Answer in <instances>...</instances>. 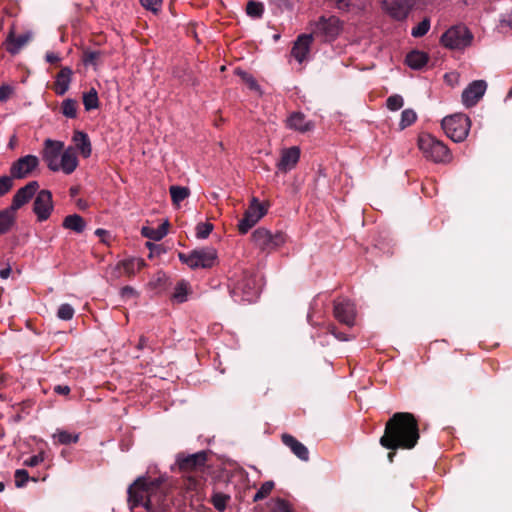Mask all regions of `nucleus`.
Segmentation results:
<instances>
[{
  "mask_svg": "<svg viewBox=\"0 0 512 512\" xmlns=\"http://www.w3.org/2000/svg\"><path fill=\"white\" fill-rule=\"evenodd\" d=\"M166 478H151L148 475L138 477L128 488V505L131 510L143 506L147 512L163 511L168 508L165 487Z\"/></svg>",
  "mask_w": 512,
  "mask_h": 512,
  "instance_id": "obj_1",
  "label": "nucleus"
},
{
  "mask_svg": "<svg viewBox=\"0 0 512 512\" xmlns=\"http://www.w3.org/2000/svg\"><path fill=\"white\" fill-rule=\"evenodd\" d=\"M420 439L418 420L409 412H396L385 423L379 443L385 449H413Z\"/></svg>",
  "mask_w": 512,
  "mask_h": 512,
  "instance_id": "obj_2",
  "label": "nucleus"
},
{
  "mask_svg": "<svg viewBox=\"0 0 512 512\" xmlns=\"http://www.w3.org/2000/svg\"><path fill=\"white\" fill-rule=\"evenodd\" d=\"M210 452L206 450L194 454L180 452L176 455L175 465L180 473L186 475L184 482L188 491H196L201 485L199 477L207 469V462Z\"/></svg>",
  "mask_w": 512,
  "mask_h": 512,
  "instance_id": "obj_3",
  "label": "nucleus"
},
{
  "mask_svg": "<svg viewBox=\"0 0 512 512\" xmlns=\"http://www.w3.org/2000/svg\"><path fill=\"white\" fill-rule=\"evenodd\" d=\"M418 147L426 159L435 163H445L451 159L448 147L431 134L419 135Z\"/></svg>",
  "mask_w": 512,
  "mask_h": 512,
  "instance_id": "obj_4",
  "label": "nucleus"
},
{
  "mask_svg": "<svg viewBox=\"0 0 512 512\" xmlns=\"http://www.w3.org/2000/svg\"><path fill=\"white\" fill-rule=\"evenodd\" d=\"M343 30V22L336 16H320L311 23V35L322 42L334 41Z\"/></svg>",
  "mask_w": 512,
  "mask_h": 512,
  "instance_id": "obj_5",
  "label": "nucleus"
},
{
  "mask_svg": "<svg viewBox=\"0 0 512 512\" xmlns=\"http://www.w3.org/2000/svg\"><path fill=\"white\" fill-rule=\"evenodd\" d=\"M442 129L447 137L454 142H462L468 136L471 121L470 118L463 113H456L446 116L441 122Z\"/></svg>",
  "mask_w": 512,
  "mask_h": 512,
  "instance_id": "obj_6",
  "label": "nucleus"
},
{
  "mask_svg": "<svg viewBox=\"0 0 512 512\" xmlns=\"http://www.w3.org/2000/svg\"><path fill=\"white\" fill-rule=\"evenodd\" d=\"M254 244L263 252H272L285 244L287 236L282 231L271 233L266 228L260 227L252 233Z\"/></svg>",
  "mask_w": 512,
  "mask_h": 512,
  "instance_id": "obj_7",
  "label": "nucleus"
},
{
  "mask_svg": "<svg viewBox=\"0 0 512 512\" xmlns=\"http://www.w3.org/2000/svg\"><path fill=\"white\" fill-rule=\"evenodd\" d=\"M472 40L473 34L464 25L453 26L441 36V43L452 50H463L470 46Z\"/></svg>",
  "mask_w": 512,
  "mask_h": 512,
  "instance_id": "obj_8",
  "label": "nucleus"
},
{
  "mask_svg": "<svg viewBox=\"0 0 512 512\" xmlns=\"http://www.w3.org/2000/svg\"><path fill=\"white\" fill-rule=\"evenodd\" d=\"M266 213V207L256 197H253L243 218L239 221V232L246 234Z\"/></svg>",
  "mask_w": 512,
  "mask_h": 512,
  "instance_id": "obj_9",
  "label": "nucleus"
},
{
  "mask_svg": "<svg viewBox=\"0 0 512 512\" xmlns=\"http://www.w3.org/2000/svg\"><path fill=\"white\" fill-rule=\"evenodd\" d=\"M39 159L34 155H26L14 161L10 167V175L14 179L29 177L38 167Z\"/></svg>",
  "mask_w": 512,
  "mask_h": 512,
  "instance_id": "obj_10",
  "label": "nucleus"
},
{
  "mask_svg": "<svg viewBox=\"0 0 512 512\" xmlns=\"http://www.w3.org/2000/svg\"><path fill=\"white\" fill-rule=\"evenodd\" d=\"M53 211L52 193L49 190H40L33 203V212L36 214L38 221L47 220Z\"/></svg>",
  "mask_w": 512,
  "mask_h": 512,
  "instance_id": "obj_11",
  "label": "nucleus"
},
{
  "mask_svg": "<svg viewBox=\"0 0 512 512\" xmlns=\"http://www.w3.org/2000/svg\"><path fill=\"white\" fill-rule=\"evenodd\" d=\"M487 89V83L484 80L472 81L462 92V103L465 107L475 106L484 96Z\"/></svg>",
  "mask_w": 512,
  "mask_h": 512,
  "instance_id": "obj_12",
  "label": "nucleus"
},
{
  "mask_svg": "<svg viewBox=\"0 0 512 512\" xmlns=\"http://www.w3.org/2000/svg\"><path fill=\"white\" fill-rule=\"evenodd\" d=\"M64 151V144L61 141L51 139L45 140V147L43 150V160L46 162L48 168L52 171H58V163L60 162L61 155Z\"/></svg>",
  "mask_w": 512,
  "mask_h": 512,
  "instance_id": "obj_13",
  "label": "nucleus"
},
{
  "mask_svg": "<svg viewBox=\"0 0 512 512\" xmlns=\"http://www.w3.org/2000/svg\"><path fill=\"white\" fill-rule=\"evenodd\" d=\"M383 7L393 19L402 21L408 17L410 11L413 9L414 1L413 0L384 1Z\"/></svg>",
  "mask_w": 512,
  "mask_h": 512,
  "instance_id": "obj_14",
  "label": "nucleus"
},
{
  "mask_svg": "<svg viewBox=\"0 0 512 512\" xmlns=\"http://www.w3.org/2000/svg\"><path fill=\"white\" fill-rule=\"evenodd\" d=\"M39 189L37 181H30L21 187L13 196L12 203L9 206L11 211L17 212L23 205L28 203Z\"/></svg>",
  "mask_w": 512,
  "mask_h": 512,
  "instance_id": "obj_15",
  "label": "nucleus"
},
{
  "mask_svg": "<svg viewBox=\"0 0 512 512\" xmlns=\"http://www.w3.org/2000/svg\"><path fill=\"white\" fill-rule=\"evenodd\" d=\"M217 260V252L212 247H204L193 250V262H196L197 268H211Z\"/></svg>",
  "mask_w": 512,
  "mask_h": 512,
  "instance_id": "obj_16",
  "label": "nucleus"
},
{
  "mask_svg": "<svg viewBox=\"0 0 512 512\" xmlns=\"http://www.w3.org/2000/svg\"><path fill=\"white\" fill-rule=\"evenodd\" d=\"M334 316L339 322L349 327L353 326L355 320L354 305L349 301L335 302Z\"/></svg>",
  "mask_w": 512,
  "mask_h": 512,
  "instance_id": "obj_17",
  "label": "nucleus"
},
{
  "mask_svg": "<svg viewBox=\"0 0 512 512\" xmlns=\"http://www.w3.org/2000/svg\"><path fill=\"white\" fill-rule=\"evenodd\" d=\"M299 158L300 149L297 146L284 149L281 153V158L277 163L278 170L284 173L292 170L298 163Z\"/></svg>",
  "mask_w": 512,
  "mask_h": 512,
  "instance_id": "obj_18",
  "label": "nucleus"
},
{
  "mask_svg": "<svg viewBox=\"0 0 512 512\" xmlns=\"http://www.w3.org/2000/svg\"><path fill=\"white\" fill-rule=\"evenodd\" d=\"M313 39V35L311 34H301L297 37L292 47L291 54L298 62L301 63L306 59Z\"/></svg>",
  "mask_w": 512,
  "mask_h": 512,
  "instance_id": "obj_19",
  "label": "nucleus"
},
{
  "mask_svg": "<svg viewBox=\"0 0 512 512\" xmlns=\"http://www.w3.org/2000/svg\"><path fill=\"white\" fill-rule=\"evenodd\" d=\"M72 75L73 71L70 67L66 66L60 69V71L56 75V80L52 87V89L57 95L62 96L68 91L70 83L72 81Z\"/></svg>",
  "mask_w": 512,
  "mask_h": 512,
  "instance_id": "obj_20",
  "label": "nucleus"
},
{
  "mask_svg": "<svg viewBox=\"0 0 512 512\" xmlns=\"http://www.w3.org/2000/svg\"><path fill=\"white\" fill-rule=\"evenodd\" d=\"M283 444L290 448V450L302 461L309 460V451L307 447L299 442L295 437L290 434L284 433L281 436Z\"/></svg>",
  "mask_w": 512,
  "mask_h": 512,
  "instance_id": "obj_21",
  "label": "nucleus"
},
{
  "mask_svg": "<svg viewBox=\"0 0 512 512\" xmlns=\"http://www.w3.org/2000/svg\"><path fill=\"white\" fill-rule=\"evenodd\" d=\"M78 166V158L72 147L67 148L61 155L58 163V171L62 170L65 174H71Z\"/></svg>",
  "mask_w": 512,
  "mask_h": 512,
  "instance_id": "obj_22",
  "label": "nucleus"
},
{
  "mask_svg": "<svg viewBox=\"0 0 512 512\" xmlns=\"http://www.w3.org/2000/svg\"><path fill=\"white\" fill-rule=\"evenodd\" d=\"M287 126L290 129L305 133L314 128V123L312 121H306L303 113L293 112L287 119Z\"/></svg>",
  "mask_w": 512,
  "mask_h": 512,
  "instance_id": "obj_23",
  "label": "nucleus"
},
{
  "mask_svg": "<svg viewBox=\"0 0 512 512\" xmlns=\"http://www.w3.org/2000/svg\"><path fill=\"white\" fill-rule=\"evenodd\" d=\"M72 139L80 154L84 158H88L92 153L91 141L88 134L83 131H75Z\"/></svg>",
  "mask_w": 512,
  "mask_h": 512,
  "instance_id": "obj_24",
  "label": "nucleus"
},
{
  "mask_svg": "<svg viewBox=\"0 0 512 512\" xmlns=\"http://www.w3.org/2000/svg\"><path fill=\"white\" fill-rule=\"evenodd\" d=\"M429 60L427 53L419 50H412L406 55V64L415 70L423 68Z\"/></svg>",
  "mask_w": 512,
  "mask_h": 512,
  "instance_id": "obj_25",
  "label": "nucleus"
},
{
  "mask_svg": "<svg viewBox=\"0 0 512 512\" xmlns=\"http://www.w3.org/2000/svg\"><path fill=\"white\" fill-rule=\"evenodd\" d=\"M170 224L168 221H165L161 225H159L157 228L153 227H142L141 234L142 236L154 240V241H160L162 240L168 233V228Z\"/></svg>",
  "mask_w": 512,
  "mask_h": 512,
  "instance_id": "obj_26",
  "label": "nucleus"
},
{
  "mask_svg": "<svg viewBox=\"0 0 512 512\" xmlns=\"http://www.w3.org/2000/svg\"><path fill=\"white\" fill-rule=\"evenodd\" d=\"M79 433H71L67 430L57 429L52 435V439L55 445H70L79 441Z\"/></svg>",
  "mask_w": 512,
  "mask_h": 512,
  "instance_id": "obj_27",
  "label": "nucleus"
},
{
  "mask_svg": "<svg viewBox=\"0 0 512 512\" xmlns=\"http://www.w3.org/2000/svg\"><path fill=\"white\" fill-rule=\"evenodd\" d=\"M16 222V212L9 207L0 210V236L8 233Z\"/></svg>",
  "mask_w": 512,
  "mask_h": 512,
  "instance_id": "obj_28",
  "label": "nucleus"
},
{
  "mask_svg": "<svg viewBox=\"0 0 512 512\" xmlns=\"http://www.w3.org/2000/svg\"><path fill=\"white\" fill-rule=\"evenodd\" d=\"M30 40V36L27 34L14 36L13 32H11L7 37V51L10 54H17L21 48Z\"/></svg>",
  "mask_w": 512,
  "mask_h": 512,
  "instance_id": "obj_29",
  "label": "nucleus"
},
{
  "mask_svg": "<svg viewBox=\"0 0 512 512\" xmlns=\"http://www.w3.org/2000/svg\"><path fill=\"white\" fill-rule=\"evenodd\" d=\"M62 225L65 229L72 230L76 233H82L86 228V223L83 217H81L78 214L66 216L63 220Z\"/></svg>",
  "mask_w": 512,
  "mask_h": 512,
  "instance_id": "obj_30",
  "label": "nucleus"
},
{
  "mask_svg": "<svg viewBox=\"0 0 512 512\" xmlns=\"http://www.w3.org/2000/svg\"><path fill=\"white\" fill-rule=\"evenodd\" d=\"M268 512H295L292 505L285 499L276 497L267 502Z\"/></svg>",
  "mask_w": 512,
  "mask_h": 512,
  "instance_id": "obj_31",
  "label": "nucleus"
},
{
  "mask_svg": "<svg viewBox=\"0 0 512 512\" xmlns=\"http://www.w3.org/2000/svg\"><path fill=\"white\" fill-rule=\"evenodd\" d=\"M171 200L174 205L179 206L189 195L190 190L187 187L172 185L169 188Z\"/></svg>",
  "mask_w": 512,
  "mask_h": 512,
  "instance_id": "obj_32",
  "label": "nucleus"
},
{
  "mask_svg": "<svg viewBox=\"0 0 512 512\" xmlns=\"http://www.w3.org/2000/svg\"><path fill=\"white\" fill-rule=\"evenodd\" d=\"M231 497L228 494L222 492H214L211 496L210 502L216 510L223 512L227 508V504Z\"/></svg>",
  "mask_w": 512,
  "mask_h": 512,
  "instance_id": "obj_33",
  "label": "nucleus"
},
{
  "mask_svg": "<svg viewBox=\"0 0 512 512\" xmlns=\"http://www.w3.org/2000/svg\"><path fill=\"white\" fill-rule=\"evenodd\" d=\"M83 105L86 111L97 109L99 107L98 94L94 88H91L90 91L83 94Z\"/></svg>",
  "mask_w": 512,
  "mask_h": 512,
  "instance_id": "obj_34",
  "label": "nucleus"
},
{
  "mask_svg": "<svg viewBox=\"0 0 512 512\" xmlns=\"http://www.w3.org/2000/svg\"><path fill=\"white\" fill-rule=\"evenodd\" d=\"M246 13L251 18L259 19L264 14V4L259 1L250 0L246 5Z\"/></svg>",
  "mask_w": 512,
  "mask_h": 512,
  "instance_id": "obj_35",
  "label": "nucleus"
},
{
  "mask_svg": "<svg viewBox=\"0 0 512 512\" xmlns=\"http://www.w3.org/2000/svg\"><path fill=\"white\" fill-rule=\"evenodd\" d=\"M77 107L78 103L76 100L67 98L62 102L61 112L65 117L74 119L77 117Z\"/></svg>",
  "mask_w": 512,
  "mask_h": 512,
  "instance_id": "obj_36",
  "label": "nucleus"
},
{
  "mask_svg": "<svg viewBox=\"0 0 512 512\" xmlns=\"http://www.w3.org/2000/svg\"><path fill=\"white\" fill-rule=\"evenodd\" d=\"M188 283L184 280L178 282L174 288L172 299L178 303H183L187 300Z\"/></svg>",
  "mask_w": 512,
  "mask_h": 512,
  "instance_id": "obj_37",
  "label": "nucleus"
},
{
  "mask_svg": "<svg viewBox=\"0 0 512 512\" xmlns=\"http://www.w3.org/2000/svg\"><path fill=\"white\" fill-rule=\"evenodd\" d=\"M417 119L416 112L412 109H405L401 113V120L399 126L401 129L412 125Z\"/></svg>",
  "mask_w": 512,
  "mask_h": 512,
  "instance_id": "obj_38",
  "label": "nucleus"
},
{
  "mask_svg": "<svg viewBox=\"0 0 512 512\" xmlns=\"http://www.w3.org/2000/svg\"><path fill=\"white\" fill-rule=\"evenodd\" d=\"M273 488H274V482L273 481H266V482H264L261 485V487L259 488V490L256 492V494L254 495L253 501L254 502H258V501L266 498L271 493Z\"/></svg>",
  "mask_w": 512,
  "mask_h": 512,
  "instance_id": "obj_39",
  "label": "nucleus"
},
{
  "mask_svg": "<svg viewBox=\"0 0 512 512\" xmlns=\"http://www.w3.org/2000/svg\"><path fill=\"white\" fill-rule=\"evenodd\" d=\"M135 265L136 260L134 259L123 260L117 264L116 269L119 270L120 273L123 272L130 276L135 273Z\"/></svg>",
  "mask_w": 512,
  "mask_h": 512,
  "instance_id": "obj_40",
  "label": "nucleus"
},
{
  "mask_svg": "<svg viewBox=\"0 0 512 512\" xmlns=\"http://www.w3.org/2000/svg\"><path fill=\"white\" fill-rule=\"evenodd\" d=\"M430 29V20L428 18H424L417 26H415L411 34L415 38H420L424 36Z\"/></svg>",
  "mask_w": 512,
  "mask_h": 512,
  "instance_id": "obj_41",
  "label": "nucleus"
},
{
  "mask_svg": "<svg viewBox=\"0 0 512 512\" xmlns=\"http://www.w3.org/2000/svg\"><path fill=\"white\" fill-rule=\"evenodd\" d=\"M74 308L67 303L61 304L57 311V317L61 320H71L74 316Z\"/></svg>",
  "mask_w": 512,
  "mask_h": 512,
  "instance_id": "obj_42",
  "label": "nucleus"
},
{
  "mask_svg": "<svg viewBox=\"0 0 512 512\" xmlns=\"http://www.w3.org/2000/svg\"><path fill=\"white\" fill-rule=\"evenodd\" d=\"M213 230V224L209 222L198 223L196 226V237L199 239L207 238Z\"/></svg>",
  "mask_w": 512,
  "mask_h": 512,
  "instance_id": "obj_43",
  "label": "nucleus"
},
{
  "mask_svg": "<svg viewBox=\"0 0 512 512\" xmlns=\"http://www.w3.org/2000/svg\"><path fill=\"white\" fill-rule=\"evenodd\" d=\"M404 100L402 96L395 94L388 97L386 101L387 108L391 111H397L403 107Z\"/></svg>",
  "mask_w": 512,
  "mask_h": 512,
  "instance_id": "obj_44",
  "label": "nucleus"
},
{
  "mask_svg": "<svg viewBox=\"0 0 512 512\" xmlns=\"http://www.w3.org/2000/svg\"><path fill=\"white\" fill-rule=\"evenodd\" d=\"M13 180L12 176H1L0 177V197L7 194L13 188Z\"/></svg>",
  "mask_w": 512,
  "mask_h": 512,
  "instance_id": "obj_45",
  "label": "nucleus"
},
{
  "mask_svg": "<svg viewBox=\"0 0 512 512\" xmlns=\"http://www.w3.org/2000/svg\"><path fill=\"white\" fill-rule=\"evenodd\" d=\"M15 485L18 488L24 487L27 481L30 479L29 473L25 469H18L15 471Z\"/></svg>",
  "mask_w": 512,
  "mask_h": 512,
  "instance_id": "obj_46",
  "label": "nucleus"
},
{
  "mask_svg": "<svg viewBox=\"0 0 512 512\" xmlns=\"http://www.w3.org/2000/svg\"><path fill=\"white\" fill-rule=\"evenodd\" d=\"M99 57H100L99 51L87 50L83 54V62L85 65H96Z\"/></svg>",
  "mask_w": 512,
  "mask_h": 512,
  "instance_id": "obj_47",
  "label": "nucleus"
},
{
  "mask_svg": "<svg viewBox=\"0 0 512 512\" xmlns=\"http://www.w3.org/2000/svg\"><path fill=\"white\" fill-rule=\"evenodd\" d=\"M141 5L147 10L156 13L161 8L162 0H140Z\"/></svg>",
  "mask_w": 512,
  "mask_h": 512,
  "instance_id": "obj_48",
  "label": "nucleus"
},
{
  "mask_svg": "<svg viewBox=\"0 0 512 512\" xmlns=\"http://www.w3.org/2000/svg\"><path fill=\"white\" fill-rule=\"evenodd\" d=\"M178 257L182 263L188 265L191 269H195L196 262H193V251L188 254L180 252Z\"/></svg>",
  "mask_w": 512,
  "mask_h": 512,
  "instance_id": "obj_49",
  "label": "nucleus"
},
{
  "mask_svg": "<svg viewBox=\"0 0 512 512\" xmlns=\"http://www.w3.org/2000/svg\"><path fill=\"white\" fill-rule=\"evenodd\" d=\"M43 461H44V456H43V453L41 452L37 455H33V456L29 457L28 459H26L24 461L23 464L28 467H35Z\"/></svg>",
  "mask_w": 512,
  "mask_h": 512,
  "instance_id": "obj_50",
  "label": "nucleus"
},
{
  "mask_svg": "<svg viewBox=\"0 0 512 512\" xmlns=\"http://www.w3.org/2000/svg\"><path fill=\"white\" fill-rule=\"evenodd\" d=\"M13 92L12 87L9 85H2L0 87V102H5L11 96Z\"/></svg>",
  "mask_w": 512,
  "mask_h": 512,
  "instance_id": "obj_51",
  "label": "nucleus"
},
{
  "mask_svg": "<svg viewBox=\"0 0 512 512\" xmlns=\"http://www.w3.org/2000/svg\"><path fill=\"white\" fill-rule=\"evenodd\" d=\"M242 78L247 83V85L249 86L250 89H252V90L258 89L259 86L257 84V81L251 75H249L246 72H243Z\"/></svg>",
  "mask_w": 512,
  "mask_h": 512,
  "instance_id": "obj_52",
  "label": "nucleus"
},
{
  "mask_svg": "<svg viewBox=\"0 0 512 512\" xmlns=\"http://www.w3.org/2000/svg\"><path fill=\"white\" fill-rule=\"evenodd\" d=\"M328 331L338 340L340 341H347L348 338L346 337V335L342 332H338L336 327L332 324H330L328 326Z\"/></svg>",
  "mask_w": 512,
  "mask_h": 512,
  "instance_id": "obj_53",
  "label": "nucleus"
},
{
  "mask_svg": "<svg viewBox=\"0 0 512 512\" xmlns=\"http://www.w3.org/2000/svg\"><path fill=\"white\" fill-rule=\"evenodd\" d=\"M136 295H137V292L131 286H125L121 289V296L123 298H131V297H135Z\"/></svg>",
  "mask_w": 512,
  "mask_h": 512,
  "instance_id": "obj_54",
  "label": "nucleus"
},
{
  "mask_svg": "<svg viewBox=\"0 0 512 512\" xmlns=\"http://www.w3.org/2000/svg\"><path fill=\"white\" fill-rule=\"evenodd\" d=\"M61 60L60 56L53 52H48L46 54V61L50 64H56Z\"/></svg>",
  "mask_w": 512,
  "mask_h": 512,
  "instance_id": "obj_55",
  "label": "nucleus"
},
{
  "mask_svg": "<svg viewBox=\"0 0 512 512\" xmlns=\"http://www.w3.org/2000/svg\"><path fill=\"white\" fill-rule=\"evenodd\" d=\"M54 392L60 395H68L70 393V387L67 385H57L54 387Z\"/></svg>",
  "mask_w": 512,
  "mask_h": 512,
  "instance_id": "obj_56",
  "label": "nucleus"
},
{
  "mask_svg": "<svg viewBox=\"0 0 512 512\" xmlns=\"http://www.w3.org/2000/svg\"><path fill=\"white\" fill-rule=\"evenodd\" d=\"M336 8L345 10L350 6V0H332Z\"/></svg>",
  "mask_w": 512,
  "mask_h": 512,
  "instance_id": "obj_57",
  "label": "nucleus"
},
{
  "mask_svg": "<svg viewBox=\"0 0 512 512\" xmlns=\"http://www.w3.org/2000/svg\"><path fill=\"white\" fill-rule=\"evenodd\" d=\"M146 347H148V339L145 336L142 335L139 338V341H138V344H137L136 348L138 350H143Z\"/></svg>",
  "mask_w": 512,
  "mask_h": 512,
  "instance_id": "obj_58",
  "label": "nucleus"
},
{
  "mask_svg": "<svg viewBox=\"0 0 512 512\" xmlns=\"http://www.w3.org/2000/svg\"><path fill=\"white\" fill-rule=\"evenodd\" d=\"M501 23L512 28V13L505 16L502 20H501Z\"/></svg>",
  "mask_w": 512,
  "mask_h": 512,
  "instance_id": "obj_59",
  "label": "nucleus"
},
{
  "mask_svg": "<svg viewBox=\"0 0 512 512\" xmlns=\"http://www.w3.org/2000/svg\"><path fill=\"white\" fill-rule=\"evenodd\" d=\"M10 273H11V268L10 267L1 269L0 270V277L2 279H7L9 277Z\"/></svg>",
  "mask_w": 512,
  "mask_h": 512,
  "instance_id": "obj_60",
  "label": "nucleus"
},
{
  "mask_svg": "<svg viewBox=\"0 0 512 512\" xmlns=\"http://www.w3.org/2000/svg\"><path fill=\"white\" fill-rule=\"evenodd\" d=\"M95 234H96L97 236H99L103 242H105L104 236H107V235H108V232H107L106 230H104V229L98 228V229L95 231Z\"/></svg>",
  "mask_w": 512,
  "mask_h": 512,
  "instance_id": "obj_61",
  "label": "nucleus"
},
{
  "mask_svg": "<svg viewBox=\"0 0 512 512\" xmlns=\"http://www.w3.org/2000/svg\"><path fill=\"white\" fill-rule=\"evenodd\" d=\"M388 450H389V452L387 454L388 461L390 463H393L394 457L396 456V453H397L398 449H388Z\"/></svg>",
  "mask_w": 512,
  "mask_h": 512,
  "instance_id": "obj_62",
  "label": "nucleus"
},
{
  "mask_svg": "<svg viewBox=\"0 0 512 512\" xmlns=\"http://www.w3.org/2000/svg\"><path fill=\"white\" fill-rule=\"evenodd\" d=\"M77 193H78V188H76V187H71L70 188L71 196H75V195H77Z\"/></svg>",
  "mask_w": 512,
  "mask_h": 512,
  "instance_id": "obj_63",
  "label": "nucleus"
},
{
  "mask_svg": "<svg viewBox=\"0 0 512 512\" xmlns=\"http://www.w3.org/2000/svg\"><path fill=\"white\" fill-rule=\"evenodd\" d=\"M507 98H512V88L509 90V92L507 94Z\"/></svg>",
  "mask_w": 512,
  "mask_h": 512,
  "instance_id": "obj_64",
  "label": "nucleus"
}]
</instances>
